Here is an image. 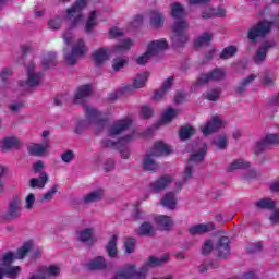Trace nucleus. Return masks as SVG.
<instances>
[{
    "instance_id": "obj_1",
    "label": "nucleus",
    "mask_w": 279,
    "mask_h": 279,
    "mask_svg": "<svg viewBox=\"0 0 279 279\" xmlns=\"http://www.w3.org/2000/svg\"><path fill=\"white\" fill-rule=\"evenodd\" d=\"M171 14L172 17L175 19L174 25L172 27V45L174 47H184V45L189 43V34L186 33V29H189V22L184 20L186 16L184 7H182L180 2L173 3Z\"/></svg>"
},
{
    "instance_id": "obj_2",
    "label": "nucleus",
    "mask_w": 279,
    "mask_h": 279,
    "mask_svg": "<svg viewBox=\"0 0 279 279\" xmlns=\"http://www.w3.org/2000/svg\"><path fill=\"white\" fill-rule=\"evenodd\" d=\"M83 110L86 114L87 120H82L77 123L75 133L82 134L90 125L94 123L96 125V134H101L106 126L108 125V120L101 118V113L99 110L90 105L83 106Z\"/></svg>"
},
{
    "instance_id": "obj_3",
    "label": "nucleus",
    "mask_w": 279,
    "mask_h": 279,
    "mask_svg": "<svg viewBox=\"0 0 279 279\" xmlns=\"http://www.w3.org/2000/svg\"><path fill=\"white\" fill-rule=\"evenodd\" d=\"M207 151H208V146L206 144H203L197 153L191 155L187 161V165L185 167L182 182L175 183L178 191L182 189V185L185 184V182H189V180L193 178V173L195 171V165H198V162H202L204 160V157L206 156Z\"/></svg>"
},
{
    "instance_id": "obj_4",
    "label": "nucleus",
    "mask_w": 279,
    "mask_h": 279,
    "mask_svg": "<svg viewBox=\"0 0 279 279\" xmlns=\"http://www.w3.org/2000/svg\"><path fill=\"white\" fill-rule=\"evenodd\" d=\"M168 48H169V43H167V39L165 38L150 41L147 46L146 52L137 57L135 59V62L140 66H145V64L149 62V60L154 58V56H158L159 53H162V51H166V49Z\"/></svg>"
},
{
    "instance_id": "obj_5",
    "label": "nucleus",
    "mask_w": 279,
    "mask_h": 279,
    "mask_svg": "<svg viewBox=\"0 0 279 279\" xmlns=\"http://www.w3.org/2000/svg\"><path fill=\"white\" fill-rule=\"evenodd\" d=\"M132 141H134V133L125 135L124 137L118 140L117 142L110 138H105L101 141V145L102 147H111L112 149H119L122 158H124V160H128V158H130V149L128 148V146L130 145V143H132Z\"/></svg>"
},
{
    "instance_id": "obj_6",
    "label": "nucleus",
    "mask_w": 279,
    "mask_h": 279,
    "mask_svg": "<svg viewBox=\"0 0 279 279\" xmlns=\"http://www.w3.org/2000/svg\"><path fill=\"white\" fill-rule=\"evenodd\" d=\"M86 51L88 48L84 43V39H78L76 44L72 47V51L64 52V60L69 66H75L77 64V60L82 58V56H86Z\"/></svg>"
},
{
    "instance_id": "obj_7",
    "label": "nucleus",
    "mask_w": 279,
    "mask_h": 279,
    "mask_svg": "<svg viewBox=\"0 0 279 279\" xmlns=\"http://www.w3.org/2000/svg\"><path fill=\"white\" fill-rule=\"evenodd\" d=\"M271 22L269 21H260L257 24L253 25L247 33V38L251 43H256L258 38H263L267 36L269 32H271Z\"/></svg>"
},
{
    "instance_id": "obj_8",
    "label": "nucleus",
    "mask_w": 279,
    "mask_h": 279,
    "mask_svg": "<svg viewBox=\"0 0 279 279\" xmlns=\"http://www.w3.org/2000/svg\"><path fill=\"white\" fill-rule=\"evenodd\" d=\"M86 8V0H76V2L68 9L66 20L72 23V27H77L82 23V10Z\"/></svg>"
},
{
    "instance_id": "obj_9",
    "label": "nucleus",
    "mask_w": 279,
    "mask_h": 279,
    "mask_svg": "<svg viewBox=\"0 0 279 279\" xmlns=\"http://www.w3.org/2000/svg\"><path fill=\"white\" fill-rule=\"evenodd\" d=\"M22 213L23 208L21 207V198H19V196H14L9 201L8 208L3 214V219L5 221H16V219H21Z\"/></svg>"
},
{
    "instance_id": "obj_10",
    "label": "nucleus",
    "mask_w": 279,
    "mask_h": 279,
    "mask_svg": "<svg viewBox=\"0 0 279 279\" xmlns=\"http://www.w3.org/2000/svg\"><path fill=\"white\" fill-rule=\"evenodd\" d=\"M36 65L34 63H29L26 68L27 71V81H20V86L23 88H36L40 86V82L43 81V73L34 72Z\"/></svg>"
},
{
    "instance_id": "obj_11",
    "label": "nucleus",
    "mask_w": 279,
    "mask_h": 279,
    "mask_svg": "<svg viewBox=\"0 0 279 279\" xmlns=\"http://www.w3.org/2000/svg\"><path fill=\"white\" fill-rule=\"evenodd\" d=\"M279 145V133L278 134H268L264 136L260 141L256 142L253 146V151L255 156H260L265 149L269 146Z\"/></svg>"
},
{
    "instance_id": "obj_12",
    "label": "nucleus",
    "mask_w": 279,
    "mask_h": 279,
    "mask_svg": "<svg viewBox=\"0 0 279 279\" xmlns=\"http://www.w3.org/2000/svg\"><path fill=\"white\" fill-rule=\"evenodd\" d=\"M226 77V71L221 68L211 70L208 73L201 74L197 78L196 86H204L208 82H221Z\"/></svg>"
},
{
    "instance_id": "obj_13",
    "label": "nucleus",
    "mask_w": 279,
    "mask_h": 279,
    "mask_svg": "<svg viewBox=\"0 0 279 279\" xmlns=\"http://www.w3.org/2000/svg\"><path fill=\"white\" fill-rule=\"evenodd\" d=\"M118 277L122 279H145V274L142 268L137 271L136 265L129 264L118 271Z\"/></svg>"
},
{
    "instance_id": "obj_14",
    "label": "nucleus",
    "mask_w": 279,
    "mask_h": 279,
    "mask_svg": "<svg viewBox=\"0 0 279 279\" xmlns=\"http://www.w3.org/2000/svg\"><path fill=\"white\" fill-rule=\"evenodd\" d=\"M131 126V119L118 120L108 128V135L111 137L119 136V134H123V132L130 130Z\"/></svg>"
},
{
    "instance_id": "obj_15",
    "label": "nucleus",
    "mask_w": 279,
    "mask_h": 279,
    "mask_svg": "<svg viewBox=\"0 0 279 279\" xmlns=\"http://www.w3.org/2000/svg\"><path fill=\"white\" fill-rule=\"evenodd\" d=\"M223 128V120L219 116H214L207 122V125L201 128L204 136H209V134H214V132H219Z\"/></svg>"
},
{
    "instance_id": "obj_16",
    "label": "nucleus",
    "mask_w": 279,
    "mask_h": 279,
    "mask_svg": "<svg viewBox=\"0 0 279 279\" xmlns=\"http://www.w3.org/2000/svg\"><path fill=\"white\" fill-rule=\"evenodd\" d=\"M169 262V255H163L161 257L150 256L147 262L141 267L144 277L147 276V271L154 267H160Z\"/></svg>"
},
{
    "instance_id": "obj_17",
    "label": "nucleus",
    "mask_w": 279,
    "mask_h": 279,
    "mask_svg": "<svg viewBox=\"0 0 279 279\" xmlns=\"http://www.w3.org/2000/svg\"><path fill=\"white\" fill-rule=\"evenodd\" d=\"M77 241L84 243L85 245H95L97 239L95 238V229L85 228L76 232Z\"/></svg>"
},
{
    "instance_id": "obj_18",
    "label": "nucleus",
    "mask_w": 279,
    "mask_h": 279,
    "mask_svg": "<svg viewBox=\"0 0 279 279\" xmlns=\"http://www.w3.org/2000/svg\"><path fill=\"white\" fill-rule=\"evenodd\" d=\"M216 226L213 222L209 223H198L190 227L187 229L189 234L191 236H199L202 234H206L207 232H213L215 230Z\"/></svg>"
},
{
    "instance_id": "obj_19",
    "label": "nucleus",
    "mask_w": 279,
    "mask_h": 279,
    "mask_svg": "<svg viewBox=\"0 0 279 279\" xmlns=\"http://www.w3.org/2000/svg\"><path fill=\"white\" fill-rule=\"evenodd\" d=\"M172 182L173 179L170 175L160 177L150 183V191L153 193H162V191H165V189H167Z\"/></svg>"
},
{
    "instance_id": "obj_20",
    "label": "nucleus",
    "mask_w": 279,
    "mask_h": 279,
    "mask_svg": "<svg viewBox=\"0 0 279 279\" xmlns=\"http://www.w3.org/2000/svg\"><path fill=\"white\" fill-rule=\"evenodd\" d=\"M90 95H93V86H80L74 95V104H84V101H88Z\"/></svg>"
},
{
    "instance_id": "obj_21",
    "label": "nucleus",
    "mask_w": 279,
    "mask_h": 279,
    "mask_svg": "<svg viewBox=\"0 0 279 279\" xmlns=\"http://www.w3.org/2000/svg\"><path fill=\"white\" fill-rule=\"evenodd\" d=\"M49 150V140H44L41 144L31 143L27 146V151L29 156H43L45 151Z\"/></svg>"
},
{
    "instance_id": "obj_22",
    "label": "nucleus",
    "mask_w": 279,
    "mask_h": 279,
    "mask_svg": "<svg viewBox=\"0 0 279 279\" xmlns=\"http://www.w3.org/2000/svg\"><path fill=\"white\" fill-rule=\"evenodd\" d=\"M217 251L219 258H228L230 256V239L228 236L219 238Z\"/></svg>"
},
{
    "instance_id": "obj_23",
    "label": "nucleus",
    "mask_w": 279,
    "mask_h": 279,
    "mask_svg": "<svg viewBox=\"0 0 279 279\" xmlns=\"http://www.w3.org/2000/svg\"><path fill=\"white\" fill-rule=\"evenodd\" d=\"M258 77L256 74H250L248 76L244 77L235 87L234 90L238 95H243L247 93V89L252 85V83Z\"/></svg>"
},
{
    "instance_id": "obj_24",
    "label": "nucleus",
    "mask_w": 279,
    "mask_h": 279,
    "mask_svg": "<svg viewBox=\"0 0 279 279\" xmlns=\"http://www.w3.org/2000/svg\"><path fill=\"white\" fill-rule=\"evenodd\" d=\"M155 223L159 228V230H163L166 232H168L169 230H171V228H173V219L165 215L157 216L155 218Z\"/></svg>"
},
{
    "instance_id": "obj_25",
    "label": "nucleus",
    "mask_w": 279,
    "mask_h": 279,
    "mask_svg": "<svg viewBox=\"0 0 279 279\" xmlns=\"http://www.w3.org/2000/svg\"><path fill=\"white\" fill-rule=\"evenodd\" d=\"M161 206L163 208H168V210H175V206H178V197L173 192H168L160 201Z\"/></svg>"
},
{
    "instance_id": "obj_26",
    "label": "nucleus",
    "mask_w": 279,
    "mask_h": 279,
    "mask_svg": "<svg viewBox=\"0 0 279 279\" xmlns=\"http://www.w3.org/2000/svg\"><path fill=\"white\" fill-rule=\"evenodd\" d=\"M86 267L92 271H100L101 269H106L108 267V263L106 262V258H104V256H98L94 259H90L86 264Z\"/></svg>"
},
{
    "instance_id": "obj_27",
    "label": "nucleus",
    "mask_w": 279,
    "mask_h": 279,
    "mask_svg": "<svg viewBox=\"0 0 279 279\" xmlns=\"http://www.w3.org/2000/svg\"><path fill=\"white\" fill-rule=\"evenodd\" d=\"M155 156H169V154H173V148L169 146L168 144H165L162 142L155 143L153 150L150 151Z\"/></svg>"
},
{
    "instance_id": "obj_28",
    "label": "nucleus",
    "mask_w": 279,
    "mask_h": 279,
    "mask_svg": "<svg viewBox=\"0 0 279 279\" xmlns=\"http://www.w3.org/2000/svg\"><path fill=\"white\" fill-rule=\"evenodd\" d=\"M97 16H99V12L97 11H92L89 13L84 26L85 34H95V28L97 27Z\"/></svg>"
},
{
    "instance_id": "obj_29",
    "label": "nucleus",
    "mask_w": 279,
    "mask_h": 279,
    "mask_svg": "<svg viewBox=\"0 0 279 279\" xmlns=\"http://www.w3.org/2000/svg\"><path fill=\"white\" fill-rule=\"evenodd\" d=\"M171 86H173V76L168 77L163 82L162 87L155 92V95H154L155 101H160V99H162V97H165L167 93H169V89L171 88Z\"/></svg>"
},
{
    "instance_id": "obj_30",
    "label": "nucleus",
    "mask_w": 279,
    "mask_h": 279,
    "mask_svg": "<svg viewBox=\"0 0 279 279\" xmlns=\"http://www.w3.org/2000/svg\"><path fill=\"white\" fill-rule=\"evenodd\" d=\"M136 234L138 236H154L156 234V229H154V225L149 221L143 222L140 228L135 229Z\"/></svg>"
},
{
    "instance_id": "obj_31",
    "label": "nucleus",
    "mask_w": 279,
    "mask_h": 279,
    "mask_svg": "<svg viewBox=\"0 0 279 279\" xmlns=\"http://www.w3.org/2000/svg\"><path fill=\"white\" fill-rule=\"evenodd\" d=\"M154 158L158 157L155 156L153 151L145 155L143 159V169H145V171H156V169H158V163Z\"/></svg>"
},
{
    "instance_id": "obj_32",
    "label": "nucleus",
    "mask_w": 279,
    "mask_h": 279,
    "mask_svg": "<svg viewBox=\"0 0 279 279\" xmlns=\"http://www.w3.org/2000/svg\"><path fill=\"white\" fill-rule=\"evenodd\" d=\"M270 47H271L270 44H264L259 47V49L256 51L255 56L253 57L255 64H263V62L267 60V53Z\"/></svg>"
},
{
    "instance_id": "obj_33",
    "label": "nucleus",
    "mask_w": 279,
    "mask_h": 279,
    "mask_svg": "<svg viewBox=\"0 0 279 279\" xmlns=\"http://www.w3.org/2000/svg\"><path fill=\"white\" fill-rule=\"evenodd\" d=\"M47 182H49V175L47 172H41L39 178H32L29 180L31 189H45Z\"/></svg>"
},
{
    "instance_id": "obj_34",
    "label": "nucleus",
    "mask_w": 279,
    "mask_h": 279,
    "mask_svg": "<svg viewBox=\"0 0 279 279\" xmlns=\"http://www.w3.org/2000/svg\"><path fill=\"white\" fill-rule=\"evenodd\" d=\"M19 274H21L20 266H0V279H3V276H5L7 278H16Z\"/></svg>"
},
{
    "instance_id": "obj_35",
    "label": "nucleus",
    "mask_w": 279,
    "mask_h": 279,
    "mask_svg": "<svg viewBox=\"0 0 279 279\" xmlns=\"http://www.w3.org/2000/svg\"><path fill=\"white\" fill-rule=\"evenodd\" d=\"M24 145L17 137H7L3 141L2 149L3 151H9L12 147L21 149Z\"/></svg>"
},
{
    "instance_id": "obj_36",
    "label": "nucleus",
    "mask_w": 279,
    "mask_h": 279,
    "mask_svg": "<svg viewBox=\"0 0 279 279\" xmlns=\"http://www.w3.org/2000/svg\"><path fill=\"white\" fill-rule=\"evenodd\" d=\"M215 16H226V9L218 7L217 9H206L202 13V19H215Z\"/></svg>"
},
{
    "instance_id": "obj_37",
    "label": "nucleus",
    "mask_w": 279,
    "mask_h": 279,
    "mask_svg": "<svg viewBox=\"0 0 279 279\" xmlns=\"http://www.w3.org/2000/svg\"><path fill=\"white\" fill-rule=\"evenodd\" d=\"M93 58L96 66H101V64L108 60V50L100 48L94 52Z\"/></svg>"
},
{
    "instance_id": "obj_38",
    "label": "nucleus",
    "mask_w": 279,
    "mask_h": 279,
    "mask_svg": "<svg viewBox=\"0 0 279 279\" xmlns=\"http://www.w3.org/2000/svg\"><path fill=\"white\" fill-rule=\"evenodd\" d=\"M104 197V191L97 190L83 196L84 204L99 202Z\"/></svg>"
},
{
    "instance_id": "obj_39",
    "label": "nucleus",
    "mask_w": 279,
    "mask_h": 279,
    "mask_svg": "<svg viewBox=\"0 0 279 279\" xmlns=\"http://www.w3.org/2000/svg\"><path fill=\"white\" fill-rule=\"evenodd\" d=\"M255 206L262 210H274V208H276V201L271 198H262L255 202Z\"/></svg>"
},
{
    "instance_id": "obj_40",
    "label": "nucleus",
    "mask_w": 279,
    "mask_h": 279,
    "mask_svg": "<svg viewBox=\"0 0 279 279\" xmlns=\"http://www.w3.org/2000/svg\"><path fill=\"white\" fill-rule=\"evenodd\" d=\"M163 23L165 16L162 15V13L158 11H153L150 13V24L153 25V27H162Z\"/></svg>"
},
{
    "instance_id": "obj_41",
    "label": "nucleus",
    "mask_w": 279,
    "mask_h": 279,
    "mask_svg": "<svg viewBox=\"0 0 279 279\" xmlns=\"http://www.w3.org/2000/svg\"><path fill=\"white\" fill-rule=\"evenodd\" d=\"M56 58H57L56 52H48L41 61L44 69L47 70V69H51L52 66H56L57 64Z\"/></svg>"
},
{
    "instance_id": "obj_42",
    "label": "nucleus",
    "mask_w": 279,
    "mask_h": 279,
    "mask_svg": "<svg viewBox=\"0 0 279 279\" xmlns=\"http://www.w3.org/2000/svg\"><path fill=\"white\" fill-rule=\"evenodd\" d=\"M56 193H58V185L54 184L48 192L39 196V198L37 199V203L45 204V202H51Z\"/></svg>"
},
{
    "instance_id": "obj_43",
    "label": "nucleus",
    "mask_w": 279,
    "mask_h": 279,
    "mask_svg": "<svg viewBox=\"0 0 279 279\" xmlns=\"http://www.w3.org/2000/svg\"><path fill=\"white\" fill-rule=\"evenodd\" d=\"M147 72H143L141 74H137L135 78L133 80V88H143L145 84H147Z\"/></svg>"
},
{
    "instance_id": "obj_44",
    "label": "nucleus",
    "mask_w": 279,
    "mask_h": 279,
    "mask_svg": "<svg viewBox=\"0 0 279 279\" xmlns=\"http://www.w3.org/2000/svg\"><path fill=\"white\" fill-rule=\"evenodd\" d=\"M117 235H112V238L109 240L107 244V253L110 258H114L117 256Z\"/></svg>"
},
{
    "instance_id": "obj_45",
    "label": "nucleus",
    "mask_w": 279,
    "mask_h": 279,
    "mask_svg": "<svg viewBox=\"0 0 279 279\" xmlns=\"http://www.w3.org/2000/svg\"><path fill=\"white\" fill-rule=\"evenodd\" d=\"M250 162L244 159H235L228 166V171H236V169H248Z\"/></svg>"
},
{
    "instance_id": "obj_46",
    "label": "nucleus",
    "mask_w": 279,
    "mask_h": 279,
    "mask_svg": "<svg viewBox=\"0 0 279 279\" xmlns=\"http://www.w3.org/2000/svg\"><path fill=\"white\" fill-rule=\"evenodd\" d=\"M204 99L217 101L221 97V88L217 87L203 94Z\"/></svg>"
},
{
    "instance_id": "obj_47",
    "label": "nucleus",
    "mask_w": 279,
    "mask_h": 279,
    "mask_svg": "<svg viewBox=\"0 0 279 279\" xmlns=\"http://www.w3.org/2000/svg\"><path fill=\"white\" fill-rule=\"evenodd\" d=\"M32 252V242H26L22 247H20L16 252L15 258L21 260L27 256Z\"/></svg>"
},
{
    "instance_id": "obj_48",
    "label": "nucleus",
    "mask_w": 279,
    "mask_h": 279,
    "mask_svg": "<svg viewBox=\"0 0 279 279\" xmlns=\"http://www.w3.org/2000/svg\"><path fill=\"white\" fill-rule=\"evenodd\" d=\"M178 117V109L169 108L161 117V123H171Z\"/></svg>"
},
{
    "instance_id": "obj_49",
    "label": "nucleus",
    "mask_w": 279,
    "mask_h": 279,
    "mask_svg": "<svg viewBox=\"0 0 279 279\" xmlns=\"http://www.w3.org/2000/svg\"><path fill=\"white\" fill-rule=\"evenodd\" d=\"M195 134V128L193 126H182L179 132L181 141H187L191 136Z\"/></svg>"
},
{
    "instance_id": "obj_50",
    "label": "nucleus",
    "mask_w": 279,
    "mask_h": 279,
    "mask_svg": "<svg viewBox=\"0 0 279 279\" xmlns=\"http://www.w3.org/2000/svg\"><path fill=\"white\" fill-rule=\"evenodd\" d=\"M210 40H213V34L204 33L195 40L194 45L195 47H204V45H209Z\"/></svg>"
},
{
    "instance_id": "obj_51",
    "label": "nucleus",
    "mask_w": 279,
    "mask_h": 279,
    "mask_svg": "<svg viewBox=\"0 0 279 279\" xmlns=\"http://www.w3.org/2000/svg\"><path fill=\"white\" fill-rule=\"evenodd\" d=\"M15 259L16 256H14V253L8 252L2 256L0 260V267H10V265H12V263H14Z\"/></svg>"
},
{
    "instance_id": "obj_52",
    "label": "nucleus",
    "mask_w": 279,
    "mask_h": 279,
    "mask_svg": "<svg viewBox=\"0 0 279 279\" xmlns=\"http://www.w3.org/2000/svg\"><path fill=\"white\" fill-rule=\"evenodd\" d=\"M132 45H134V40L130 38L124 39L120 45L113 47V51H116V53H121V51H128V49H130Z\"/></svg>"
},
{
    "instance_id": "obj_53",
    "label": "nucleus",
    "mask_w": 279,
    "mask_h": 279,
    "mask_svg": "<svg viewBox=\"0 0 279 279\" xmlns=\"http://www.w3.org/2000/svg\"><path fill=\"white\" fill-rule=\"evenodd\" d=\"M236 46H229L220 53L221 60H228L236 54Z\"/></svg>"
},
{
    "instance_id": "obj_54",
    "label": "nucleus",
    "mask_w": 279,
    "mask_h": 279,
    "mask_svg": "<svg viewBox=\"0 0 279 279\" xmlns=\"http://www.w3.org/2000/svg\"><path fill=\"white\" fill-rule=\"evenodd\" d=\"M214 145H216L218 149H226V147H228V138L226 135H218L214 138Z\"/></svg>"
},
{
    "instance_id": "obj_55",
    "label": "nucleus",
    "mask_w": 279,
    "mask_h": 279,
    "mask_svg": "<svg viewBox=\"0 0 279 279\" xmlns=\"http://www.w3.org/2000/svg\"><path fill=\"white\" fill-rule=\"evenodd\" d=\"M215 245L213 243V240H206L201 248V252L203 254V256H208V254H210V252H213Z\"/></svg>"
},
{
    "instance_id": "obj_56",
    "label": "nucleus",
    "mask_w": 279,
    "mask_h": 279,
    "mask_svg": "<svg viewBox=\"0 0 279 279\" xmlns=\"http://www.w3.org/2000/svg\"><path fill=\"white\" fill-rule=\"evenodd\" d=\"M136 247V239L134 238H129L126 239V241L124 242V248L126 254H132V252H134Z\"/></svg>"
},
{
    "instance_id": "obj_57",
    "label": "nucleus",
    "mask_w": 279,
    "mask_h": 279,
    "mask_svg": "<svg viewBox=\"0 0 279 279\" xmlns=\"http://www.w3.org/2000/svg\"><path fill=\"white\" fill-rule=\"evenodd\" d=\"M128 64V59H113L112 69L113 71L119 72L123 66Z\"/></svg>"
},
{
    "instance_id": "obj_58",
    "label": "nucleus",
    "mask_w": 279,
    "mask_h": 279,
    "mask_svg": "<svg viewBox=\"0 0 279 279\" xmlns=\"http://www.w3.org/2000/svg\"><path fill=\"white\" fill-rule=\"evenodd\" d=\"M274 84H276V77H274L272 74H265L262 81V85L263 86H274Z\"/></svg>"
},
{
    "instance_id": "obj_59",
    "label": "nucleus",
    "mask_w": 279,
    "mask_h": 279,
    "mask_svg": "<svg viewBox=\"0 0 279 279\" xmlns=\"http://www.w3.org/2000/svg\"><path fill=\"white\" fill-rule=\"evenodd\" d=\"M61 160L68 165L73 162V160H75V153H73V150H66L61 155Z\"/></svg>"
},
{
    "instance_id": "obj_60",
    "label": "nucleus",
    "mask_w": 279,
    "mask_h": 279,
    "mask_svg": "<svg viewBox=\"0 0 279 279\" xmlns=\"http://www.w3.org/2000/svg\"><path fill=\"white\" fill-rule=\"evenodd\" d=\"M132 218L134 221H145V219H147L145 211L141 209H135L132 214Z\"/></svg>"
},
{
    "instance_id": "obj_61",
    "label": "nucleus",
    "mask_w": 279,
    "mask_h": 279,
    "mask_svg": "<svg viewBox=\"0 0 279 279\" xmlns=\"http://www.w3.org/2000/svg\"><path fill=\"white\" fill-rule=\"evenodd\" d=\"M40 269H47L48 276H60V267L58 266H41Z\"/></svg>"
},
{
    "instance_id": "obj_62",
    "label": "nucleus",
    "mask_w": 279,
    "mask_h": 279,
    "mask_svg": "<svg viewBox=\"0 0 279 279\" xmlns=\"http://www.w3.org/2000/svg\"><path fill=\"white\" fill-rule=\"evenodd\" d=\"M123 36V31H121L119 27H113L109 31V38H121Z\"/></svg>"
},
{
    "instance_id": "obj_63",
    "label": "nucleus",
    "mask_w": 279,
    "mask_h": 279,
    "mask_svg": "<svg viewBox=\"0 0 279 279\" xmlns=\"http://www.w3.org/2000/svg\"><path fill=\"white\" fill-rule=\"evenodd\" d=\"M34 202H36V196H34V193H31L27 195L26 199H25V208L26 210H32V207L34 206Z\"/></svg>"
},
{
    "instance_id": "obj_64",
    "label": "nucleus",
    "mask_w": 279,
    "mask_h": 279,
    "mask_svg": "<svg viewBox=\"0 0 279 279\" xmlns=\"http://www.w3.org/2000/svg\"><path fill=\"white\" fill-rule=\"evenodd\" d=\"M48 27L50 29H60V17H56L54 20H49Z\"/></svg>"
}]
</instances>
